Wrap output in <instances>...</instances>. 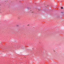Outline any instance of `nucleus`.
Listing matches in <instances>:
<instances>
[{"mask_svg": "<svg viewBox=\"0 0 64 64\" xmlns=\"http://www.w3.org/2000/svg\"><path fill=\"white\" fill-rule=\"evenodd\" d=\"M61 13H63V12H62Z\"/></svg>", "mask_w": 64, "mask_h": 64, "instance_id": "nucleus-2", "label": "nucleus"}, {"mask_svg": "<svg viewBox=\"0 0 64 64\" xmlns=\"http://www.w3.org/2000/svg\"><path fill=\"white\" fill-rule=\"evenodd\" d=\"M61 9H63V7H61Z\"/></svg>", "mask_w": 64, "mask_h": 64, "instance_id": "nucleus-1", "label": "nucleus"}, {"mask_svg": "<svg viewBox=\"0 0 64 64\" xmlns=\"http://www.w3.org/2000/svg\"><path fill=\"white\" fill-rule=\"evenodd\" d=\"M0 43H1V42H0Z\"/></svg>", "mask_w": 64, "mask_h": 64, "instance_id": "nucleus-3", "label": "nucleus"}]
</instances>
